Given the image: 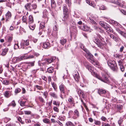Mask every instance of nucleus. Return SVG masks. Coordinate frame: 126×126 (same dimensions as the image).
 <instances>
[{
  "mask_svg": "<svg viewBox=\"0 0 126 126\" xmlns=\"http://www.w3.org/2000/svg\"><path fill=\"white\" fill-rule=\"evenodd\" d=\"M45 22V20L44 22H42L40 24V26L39 27L40 29H43L45 26V24L47 23Z\"/></svg>",
  "mask_w": 126,
  "mask_h": 126,
  "instance_id": "obj_34",
  "label": "nucleus"
},
{
  "mask_svg": "<svg viewBox=\"0 0 126 126\" xmlns=\"http://www.w3.org/2000/svg\"><path fill=\"white\" fill-rule=\"evenodd\" d=\"M68 101L72 104L74 103V102L73 98L71 96H70L68 99Z\"/></svg>",
  "mask_w": 126,
  "mask_h": 126,
  "instance_id": "obj_26",
  "label": "nucleus"
},
{
  "mask_svg": "<svg viewBox=\"0 0 126 126\" xmlns=\"http://www.w3.org/2000/svg\"><path fill=\"white\" fill-rule=\"evenodd\" d=\"M94 123L96 125H99L101 124V123L99 121L97 120H94Z\"/></svg>",
  "mask_w": 126,
  "mask_h": 126,
  "instance_id": "obj_50",
  "label": "nucleus"
},
{
  "mask_svg": "<svg viewBox=\"0 0 126 126\" xmlns=\"http://www.w3.org/2000/svg\"><path fill=\"white\" fill-rule=\"evenodd\" d=\"M123 118H120V119L118 121V123L119 125H120V126H122V123L123 122Z\"/></svg>",
  "mask_w": 126,
  "mask_h": 126,
  "instance_id": "obj_43",
  "label": "nucleus"
},
{
  "mask_svg": "<svg viewBox=\"0 0 126 126\" xmlns=\"http://www.w3.org/2000/svg\"><path fill=\"white\" fill-rule=\"evenodd\" d=\"M43 121L45 123L48 124H51V123L49 121V120L47 118H45L43 120Z\"/></svg>",
  "mask_w": 126,
  "mask_h": 126,
  "instance_id": "obj_36",
  "label": "nucleus"
},
{
  "mask_svg": "<svg viewBox=\"0 0 126 126\" xmlns=\"http://www.w3.org/2000/svg\"><path fill=\"white\" fill-rule=\"evenodd\" d=\"M77 92L79 96H81L83 98L84 97V94L82 90L80 89H79L77 91Z\"/></svg>",
  "mask_w": 126,
  "mask_h": 126,
  "instance_id": "obj_20",
  "label": "nucleus"
},
{
  "mask_svg": "<svg viewBox=\"0 0 126 126\" xmlns=\"http://www.w3.org/2000/svg\"><path fill=\"white\" fill-rule=\"evenodd\" d=\"M2 83L3 84L6 85H9L10 83L9 81L6 79L3 80Z\"/></svg>",
  "mask_w": 126,
  "mask_h": 126,
  "instance_id": "obj_40",
  "label": "nucleus"
},
{
  "mask_svg": "<svg viewBox=\"0 0 126 126\" xmlns=\"http://www.w3.org/2000/svg\"><path fill=\"white\" fill-rule=\"evenodd\" d=\"M25 113L26 114H30L31 113V111H24Z\"/></svg>",
  "mask_w": 126,
  "mask_h": 126,
  "instance_id": "obj_61",
  "label": "nucleus"
},
{
  "mask_svg": "<svg viewBox=\"0 0 126 126\" xmlns=\"http://www.w3.org/2000/svg\"><path fill=\"white\" fill-rule=\"evenodd\" d=\"M81 47L86 53V54H85V56L88 59V60L91 63L93 64L94 65H97V63L93 60V56L90 52L87 49L85 48V47L83 46V45L82 46H81Z\"/></svg>",
  "mask_w": 126,
  "mask_h": 126,
  "instance_id": "obj_2",
  "label": "nucleus"
},
{
  "mask_svg": "<svg viewBox=\"0 0 126 126\" xmlns=\"http://www.w3.org/2000/svg\"><path fill=\"white\" fill-rule=\"evenodd\" d=\"M66 3L67 4L69 7H70L71 4V0H65Z\"/></svg>",
  "mask_w": 126,
  "mask_h": 126,
  "instance_id": "obj_39",
  "label": "nucleus"
},
{
  "mask_svg": "<svg viewBox=\"0 0 126 126\" xmlns=\"http://www.w3.org/2000/svg\"><path fill=\"white\" fill-rule=\"evenodd\" d=\"M63 9L64 14H67L68 12V9L67 8V5L66 4H64L63 5Z\"/></svg>",
  "mask_w": 126,
  "mask_h": 126,
  "instance_id": "obj_16",
  "label": "nucleus"
},
{
  "mask_svg": "<svg viewBox=\"0 0 126 126\" xmlns=\"http://www.w3.org/2000/svg\"><path fill=\"white\" fill-rule=\"evenodd\" d=\"M66 41L67 40L66 39H63L60 40V43L62 45H64L66 43Z\"/></svg>",
  "mask_w": 126,
  "mask_h": 126,
  "instance_id": "obj_35",
  "label": "nucleus"
},
{
  "mask_svg": "<svg viewBox=\"0 0 126 126\" xmlns=\"http://www.w3.org/2000/svg\"><path fill=\"white\" fill-rule=\"evenodd\" d=\"M100 24L104 28H105V27H106L107 25L106 23L104 24V22L102 21H100L99 22Z\"/></svg>",
  "mask_w": 126,
  "mask_h": 126,
  "instance_id": "obj_44",
  "label": "nucleus"
},
{
  "mask_svg": "<svg viewBox=\"0 0 126 126\" xmlns=\"http://www.w3.org/2000/svg\"><path fill=\"white\" fill-rule=\"evenodd\" d=\"M111 23L113 25H115L117 26H118L119 27H121V26L118 22L114 20H111Z\"/></svg>",
  "mask_w": 126,
  "mask_h": 126,
  "instance_id": "obj_22",
  "label": "nucleus"
},
{
  "mask_svg": "<svg viewBox=\"0 0 126 126\" xmlns=\"http://www.w3.org/2000/svg\"><path fill=\"white\" fill-rule=\"evenodd\" d=\"M53 109L55 111L57 112H59V109L56 107H53Z\"/></svg>",
  "mask_w": 126,
  "mask_h": 126,
  "instance_id": "obj_63",
  "label": "nucleus"
},
{
  "mask_svg": "<svg viewBox=\"0 0 126 126\" xmlns=\"http://www.w3.org/2000/svg\"><path fill=\"white\" fill-rule=\"evenodd\" d=\"M17 120L18 121H19L22 124H23V122L22 121L21 118L20 117H19L18 118Z\"/></svg>",
  "mask_w": 126,
  "mask_h": 126,
  "instance_id": "obj_62",
  "label": "nucleus"
},
{
  "mask_svg": "<svg viewBox=\"0 0 126 126\" xmlns=\"http://www.w3.org/2000/svg\"><path fill=\"white\" fill-rule=\"evenodd\" d=\"M19 46L18 43L15 44L14 46V48L15 49H17L19 48Z\"/></svg>",
  "mask_w": 126,
  "mask_h": 126,
  "instance_id": "obj_55",
  "label": "nucleus"
},
{
  "mask_svg": "<svg viewBox=\"0 0 126 126\" xmlns=\"http://www.w3.org/2000/svg\"><path fill=\"white\" fill-rule=\"evenodd\" d=\"M11 13L8 11L5 15L6 19V21L8 19H10L11 17Z\"/></svg>",
  "mask_w": 126,
  "mask_h": 126,
  "instance_id": "obj_17",
  "label": "nucleus"
},
{
  "mask_svg": "<svg viewBox=\"0 0 126 126\" xmlns=\"http://www.w3.org/2000/svg\"><path fill=\"white\" fill-rule=\"evenodd\" d=\"M73 114L74 115L72 116V118L74 119H77L79 116V112L77 110H74Z\"/></svg>",
  "mask_w": 126,
  "mask_h": 126,
  "instance_id": "obj_8",
  "label": "nucleus"
},
{
  "mask_svg": "<svg viewBox=\"0 0 126 126\" xmlns=\"http://www.w3.org/2000/svg\"><path fill=\"white\" fill-rule=\"evenodd\" d=\"M38 99L40 101L42 104H44L45 103V100L42 97L39 96L38 97Z\"/></svg>",
  "mask_w": 126,
  "mask_h": 126,
  "instance_id": "obj_38",
  "label": "nucleus"
},
{
  "mask_svg": "<svg viewBox=\"0 0 126 126\" xmlns=\"http://www.w3.org/2000/svg\"><path fill=\"white\" fill-rule=\"evenodd\" d=\"M108 64L110 68L114 71H116L118 68L117 64L114 61L109 60L108 62Z\"/></svg>",
  "mask_w": 126,
  "mask_h": 126,
  "instance_id": "obj_4",
  "label": "nucleus"
},
{
  "mask_svg": "<svg viewBox=\"0 0 126 126\" xmlns=\"http://www.w3.org/2000/svg\"><path fill=\"white\" fill-rule=\"evenodd\" d=\"M95 29L98 32L100 33H102L104 32V31L101 30L100 28L97 27H95Z\"/></svg>",
  "mask_w": 126,
  "mask_h": 126,
  "instance_id": "obj_33",
  "label": "nucleus"
},
{
  "mask_svg": "<svg viewBox=\"0 0 126 126\" xmlns=\"http://www.w3.org/2000/svg\"><path fill=\"white\" fill-rule=\"evenodd\" d=\"M65 126H75L71 122L69 121L66 123Z\"/></svg>",
  "mask_w": 126,
  "mask_h": 126,
  "instance_id": "obj_30",
  "label": "nucleus"
},
{
  "mask_svg": "<svg viewBox=\"0 0 126 126\" xmlns=\"http://www.w3.org/2000/svg\"><path fill=\"white\" fill-rule=\"evenodd\" d=\"M120 66V68L121 70L123 72L124 70V67L123 65H119Z\"/></svg>",
  "mask_w": 126,
  "mask_h": 126,
  "instance_id": "obj_56",
  "label": "nucleus"
},
{
  "mask_svg": "<svg viewBox=\"0 0 126 126\" xmlns=\"http://www.w3.org/2000/svg\"><path fill=\"white\" fill-rule=\"evenodd\" d=\"M115 57L116 58H120L123 57V55L116 54L115 55Z\"/></svg>",
  "mask_w": 126,
  "mask_h": 126,
  "instance_id": "obj_41",
  "label": "nucleus"
},
{
  "mask_svg": "<svg viewBox=\"0 0 126 126\" xmlns=\"http://www.w3.org/2000/svg\"><path fill=\"white\" fill-rule=\"evenodd\" d=\"M22 20L24 22H26L27 21L26 16H23Z\"/></svg>",
  "mask_w": 126,
  "mask_h": 126,
  "instance_id": "obj_51",
  "label": "nucleus"
},
{
  "mask_svg": "<svg viewBox=\"0 0 126 126\" xmlns=\"http://www.w3.org/2000/svg\"><path fill=\"white\" fill-rule=\"evenodd\" d=\"M89 21L91 22L92 24L95 25L96 23L92 19L89 18Z\"/></svg>",
  "mask_w": 126,
  "mask_h": 126,
  "instance_id": "obj_49",
  "label": "nucleus"
},
{
  "mask_svg": "<svg viewBox=\"0 0 126 126\" xmlns=\"http://www.w3.org/2000/svg\"><path fill=\"white\" fill-rule=\"evenodd\" d=\"M35 62L34 61L30 62L29 63H27V64H28L27 68H29L31 67H32L34 65Z\"/></svg>",
  "mask_w": 126,
  "mask_h": 126,
  "instance_id": "obj_19",
  "label": "nucleus"
},
{
  "mask_svg": "<svg viewBox=\"0 0 126 126\" xmlns=\"http://www.w3.org/2000/svg\"><path fill=\"white\" fill-rule=\"evenodd\" d=\"M49 94L51 96L54 98H57L58 97L57 95L54 92H50Z\"/></svg>",
  "mask_w": 126,
  "mask_h": 126,
  "instance_id": "obj_25",
  "label": "nucleus"
},
{
  "mask_svg": "<svg viewBox=\"0 0 126 126\" xmlns=\"http://www.w3.org/2000/svg\"><path fill=\"white\" fill-rule=\"evenodd\" d=\"M29 40H23L22 41L21 44H22L24 46L26 45L27 46L29 44Z\"/></svg>",
  "mask_w": 126,
  "mask_h": 126,
  "instance_id": "obj_21",
  "label": "nucleus"
},
{
  "mask_svg": "<svg viewBox=\"0 0 126 126\" xmlns=\"http://www.w3.org/2000/svg\"><path fill=\"white\" fill-rule=\"evenodd\" d=\"M29 23L30 24L33 23V17L31 15L29 16Z\"/></svg>",
  "mask_w": 126,
  "mask_h": 126,
  "instance_id": "obj_27",
  "label": "nucleus"
},
{
  "mask_svg": "<svg viewBox=\"0 0 126 126\" xmlns=\"http://www.w3.org/2000/svg\"><path fill=\"white\" fill-rule=\"evenodd\" d=\"M121 35H122L124 38H126V33L124 32H123Z\"/></svg>",
  "mask_w": 126,
  "mask_h": 126,
  "instance_id": "obj_57",
  "label": "nucleus"
},
{
  "mask_svg": "<svg viewBox=\"0 0 126 126\" xmlns=\"http://www.w3.org/2000/svg\"><path fill=\"white\" fill-rule=\"evenodd\" d=\"M37 7L36 4H31L30 3H27L25 6L26 9L29 11H31L36 9Z\"/></svg>",
  "mask_w": 126,
  "mask_h": 126,
  "instance_id": "obj_5",
  "label": "nucleus"
},
{
  "mask_svg": "<svg viewBox=\"0 0 126 126\" xmlns=\"http://www.w3.org/2000/svg\"><path fill=\"white\" fill-rule=\"evenodd\" d=\"M97 37L99 39L94 38L93 39L94 42L97 44L98 47H101L106 45V43L104 41L103 39L100 35H98Z\"/></svg>",
  "mask_w": 126,
  "mask_h": 126,
  "instance_id": "obj_3",
  "label": "nucleus"
},
{
  "mask_svg": "<svg viewBox=\"0 0 126 126\" xmlns=\"http://www.w3.org/2000/svg\"><path fill=\"white\" fill-rule=\"evenodd\" d=\"M21 90L19 88H17L15 89V95L17 94L18 93L20 92Z\"/></svg>",
  "mask_w": 126,
  "mask_h": 126,
  "instance_id": "obj_42",
  "label": "nucleus"
},
{
  "mask_svg": "<svg viewBox=\"0 0 126 126\" xmlns=\"http://www.w3.org/2000/svg\"><path fill=\"white\" fill-rule=\"evenodd\" d=\"M10 118L7 117H5L4 119V122L6 123H7L8 122L10 121Z\"/></svg>",
  "mask_w": 126,
  "mask_h": 126,
  "instance_id": "obj_48",
  "label": "nucleus"
},
{
  "mask_svg": "<svg viewBox=\"0 0 126 126\" xmlns=\"http://www.w3.org/2000/svg\"><path fill=\"white\" fill-rule=\"evenodd\" d=\"M88 4L89 5L92 6L94 7H95V5L94 4H93L92 2H91L90 1L89 3H88Z\"/></svg>",
  "mask_w": 126,
  "mask_h": 126,
  "instance_id": "obj_59",
  "label": "nucleus"
},
{
  "mask_svg": "<svg viewBox=\"0 0 126 126\" xmlns=\"http://www.w3.org/2000/svg\"><path fill=\"white\" fill-rule=\"evenodd\" d=\"M117 111L120 112L121 113L123 112L122 109H123V105H117L116 106Z\"/></svg>",
  "mask_w": 126,
  "mask_h": 126,
  "instance_id": "obj_15",
  "label": "nucleus"
},
{
  "mask_svg": "<svg viewBox=\"0 0 126 126\" xmlns=\"http://www.w3.org/2000/svg\"><path fill=\"white\" fill-rule=\"evenodd\" d=\"M16 105V104L14 100L12 101L11 103L8 105V106H12L13 107H15Z\"/></svg>",
  "mask_w": 126,
  "mask_h": 126,
  "instance_id": "obj_28",
  "label": "nucleus"
},
{
  "mask_svg": "<svg viewBox=\"0 0 126 126\" xmlns=\"http://www.w3.org/2000/svg\"><path fill=\"white\" fill-rule=\"evenodd\" d=\"M36 87L37 89L40 90H43V89L42 87L38 85L36 86Z\"/></svg>",
  "mask_w": 126,
  "mask_h": 126,
  "instance_id": "obj_54",
  "label": "nucleus"
},
{
  "mask_svg": "<svg viewBox=\"0 0 126 126\" xmlns=\"http://www.w3.org/2000/svg\"><path fill=\"white\" fill-rule=\"evenodd\" d=\"M47 71L49 73H52L54 71V68L53 67H50L47 68Z\"/></svg>",
  "mask_w": 126,
  "mask_h": 126,
  "instance_id": "obj_29",
  "label": "nucleus"
},
{
  "mask_svg": "<svg viewBox=\"0 0 126 126\" xmlns=\"http://www.w3.org/2000/svg\"><path fill=\"white\" fill-rule=\"evenodd\" d=\"M118 63L119 65H124V59H121L118 61Z\"/></svg>",
  "mask_w": 126,
  "mask_h": 126,
  "instance_id": "obj_31",
  "label": "nucleus"
},
{
  "mask_svg": "<svg viewBox=\"0 0 126 126\" xmlns=\"http://www.w3.org/2000/svg\"><path fill=\"white\" fill-rule=\"evenodd\" d=\"M105 27V29L107 31L111 32H113V30L109 26H108V24H107L106 26Z\"/></svg>",
  "mask_w": 126,
  "mask_h": 126,
  "instance_id": "obj_18",
  "label": "nucleus"
},
{
  "mask_svg": "<svg viewBox=\"0 0 126 126\" xmlns=\"http://www.w3.org/2000/svg\"><path fill=\"white\" fill-rule=\"evenodd\" d=\"M107 8V7L103 5H102L99 7V9L100 10H106Z\"/></svg>",
  "mask_w": 126,
  "mask_h": 126,
  "instance_id": "obj_45",
  "label": "nucleus"
},
{
  "mask_svg": "<svg viewBox=\"0 0 126 126\" xmlns=\"http://www.w3.org/2000/svg\"><path fill=\"white\" fill-rule=\"evenodd\" d=\"M99 94L101 96H103V95L106 93V91L102 89H99L98 92Z\"/></svg>",
  "mask_w": 126,
  "mask_h": 126,
  "instance_id": "obj_12",
  "label": "nucleus"
},
{
  "mask_svg": "<svg viewBox=\"0 0 126 126\" xmlns=\"http://www.w3.org/2000/svg\"><path fill=\"white\" fill-rule=\"evenodd\" d=\"M48 14V12L47 10L46 9L44 10L43 12V17L45 19V22H47L48 19V17L47 16Z\"/></svg>",
  "mask_w": 126,
  "mask_h": 126,
  "instance_id": "obj_6",
  "label": "nucleus"
},
{
  "mask_svg": "<svg viewBox=\"0 0 126 126\" xmlns=\"http://www.w3.org/2000/svg\"><path fill=\"white\" fill-rule=\"evenodd\" d=\"M65 86L63 83L61 84L59 86L60 90L61 93H65Z\"/></svg>",
  "mask_w": 126,
  "mask_h": 126,
  "instance_id": "obj_11",
  "label": "nucleus"
},
{
  "mask_svg": "<svg viewBox=\"0 0 126 126\" xmlns=\"http://www.w3.org/2000/svg\"><path fill=\"white\" fill-rule=\"evenodd\" d=\"M29 26L30 29L33 30L35 28V25H32L30 24L29 25Z\"/></svg>",
  "mask_w": 126,
  "mask_h": 126,
  "instance_id": "obj_47",
  "label": "nucleus"
},
{
  "mask_svg": "<svg viewBox=\"0 0 126 126\" xmlns=\"http://www.w3.org/2000/svg\"><path fill=\"white\" fill-rule=\"evenodd\" d=\"M32 49L31 47H26L25 49V51L26 53H29L31 51Z\"/></svg>",
  "mask_w": 126,
  "mask_h": 126,
  "instance_id": "obj_32",
  "label": "nucleus"
},
{
  "mask_svg": "<svg viewBox=\"0 0 126 126\" xmlns=\"http://www.w3.org/2000/svg\"><path fill=\"white\" fill-rule=\"evenodd\" d=\"M74 77L75 80L77 82L79 81V74L77 71L76 72L75 74L73 76Z\"/></svg>",
  "mask_w": 126,
  "mask_h": 126,
  "instance_id": "obj_14",
  "label": "nucleus"
},
{
  "mask_svg": "<svg viewBox=\"0 0 126 126\" xmlns=\"http://www.w3.org/2000/svg\"><path fill=\"white\" fill-rule=\"evenodd\" d=\"M8 50L9 49L8 48H6L3 49L2 50L1 55L3 56L5 55L6 54Z\"/></svg>",
  "mask_w": 126,
  "mask_h": 126,
  "instance_id": "obj_23",
  "label": "nucleus"
},
{
  "mask_svg": "<svg viewBox=\"0 0 126 126\" xmlns=\"http://www.w3.org/2000/svg\"><path fill=\"white\" fill-rule=\"evenodd\" d=\"M116 30L117 32L119 34H120L121 35L123 32V31H122L121 30H120L118 28H116Z\"/></svg>",
  "mask_w": 126,
  "mask_h": 126,
  "instance_id": "obj_60",
  "label": "nucleus"
},
{
  "mask_svg": "<svg viewBox=\"0 0 126 126\" xmlns=\"http://www.w3.org/2000/svg\"><path fill=\"white\" fill-rule=\"evenodd\" d=\"M84 63L86 68L91 72L92 75L94 76L103 82L109 84L110 83L109 79L107 77L108 75L107 73L102 74V77H100L99 75L94 72V68L93 67L90 66L88 63L85 62Z\"/></svg>",
  "mask_w": 126,
  "mask_h": 126,
  "instance_id": "obj_1",
  "label": "nucleus"
},
{
  "mask_svg": "<svg viewBox=\"0 0 126 126\" xmlns=\"http://www.w3.org/2000/svg\"><path fill=\"white\" fill-rule=\"evenodd\" d=\"M12 94V91H5L3 94L4 96L6 98L9 97Z\"/></svg>",
  "mask_w": 126,
  "mask_h": 126,
  "instance_id": "obj_9",
  "label": "nucleus"
},
{
  "mask_svg": "<svg viewBox=\"0 0 126 126\" xmlns=\"http://www.w3.org/2000/svg\"><path fill=\"white\" fill-rule=\"evenodd\" d=\"M34 57V56L33 55H30L27 57L26 58V59H31L33 58Z\"/></svg>",
  "mask_w": 126,
  "mask_h": 126,
  "instance_id": "obj_64",
  "label": "nucleus"
},
{
  "mask_svg": "<svg viewBox=\"0 0 126 126\" xmlns=\"http://www.w3.org/2000/svg\"><path fill=\"white\" fill-rule=\"evenodd\" d=\"M53 104L57 106H59V104L56 101H53Z\"/></svg>",
  "mask_w": 126,
  "mask_h": 126,
  "instance_id": "obj_58",
  "label": "nucleus"
},
{
  "mask_svg": "<svg viewBox=\"0 0 126 126\" xmlns=\"http://www.w3.org/2000/svg\"><path fill=\"white\" fill-rule=\"evenodd\" d=\"M64 14V16L62 18V20L67 23L69 21V15L67 13L65 14Z\"/></svg>",
  "mask_w": 126,
  "mask_h": 126,
  "instance_id": "obj_10",
  "label": "nucleus"
},
{
  "mask_svg": "<svg viewBox=\"0 0 126 126\" xmlns=\"http://www.w3.org/2000/svg\"><path fill=\"white\" fill-rule=\"evenodd\" d=\"M51 84L52 87L53 88L55 91L57 88V87L56 84L54 82H52Z\"/></svg>",
  "mask_w": 126,
  "mask_h": 126,
  "instance_id": "obj_46",
  "label": "nucleus"
},
{
  "mask_svg": "<svg viewBox=\"0 0 126 126\" xmlns=\"http://www.w3.org/2000/svg\"><path fill=\"white\" fill-rule=\"evenodd\" d=\"M73 113V111L72 110H70L68 112V118H70L71 117Z\"/></svg>",
  "mask_w": 126,
  "mask_h": 126,
  "instance_id": "obj_37",
  "label": "nucleus"
},
{
  "mask_svg": "<svg viewBox=\"0 0 126 126\" xmlns=\"http://www.w3.org/2000/svg\"><path fill=\"white\" fill-rule=\"evenodd\" d=\"M43 47L45 49H48L51 46L49 43L47 42H46L43 43Z\"/></svg>",
  "mask_w": 126,
  "mask_h": 126,
  "instance_id": "obj_13",
  "label": "nucleus"
},
{
  "mask_svg": "<svg viewBox=\"0 0 126 126\" xmlns=\"http://www.w3.org/2000/svg\"><path fill=\"white\" fill-rule=\"evenodd\" d=\"M80 28L84 31H87L91 32V29L90 28L87 26H79Z\"/></svg>",
  "mask_w": 126,
  "mask_h": 126,
  "instance_id": "obj_7",
  "label": "nucleus"
},
{
  "mask_svg": "<svg viewBox=\"0 0 126 126\" xmlns=\"http://www.w3.org/2000/svg\"><path fill=\"white\" fill-rule=\"evenodd\" d=\"M55 2L54 0H51V5L52 7H53L55 6Z\"/></svg>",
  "mask_w": 126,
  "mask_h": 126,
  "instance_id": "obj_52",
  "label": "nucleus"
},
{
  "mask_svg": "<svg viewBox=\"0 0 126 126\" xmlns=\"http://www.w3.org/2000/svg\"><path fill=\"white\" fill-rule=\"evenodd\" d=\"M55 59V57H51L50 58L47 59V61L49 63H50L53 62Z\"/></svg>",
  "mask_w": 126,
  "mask_h": 126,
  "instance_id": "obj_24",
  "label": "nucleus"
},
{
  "mask_svg": "<svg viewBox=\"0 0 126 126\" xmlns=\"http://www.w3.org/2000/svg\"><path fill=\"white\" fill-rule=\"evenodd\" d=\"M26 102H25L21 101H20V105L22 106H25V103Z\"/></svg>",
  "mask_w": 126,
  "mask_h": 126,
  "instance_id": "obj_53",
  "label": "nucleus"
}]
</instances>
